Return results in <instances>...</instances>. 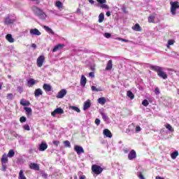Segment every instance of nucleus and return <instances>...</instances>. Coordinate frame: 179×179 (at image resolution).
<instances>
[{
	"label": "nucleus",
	"mask_w": 179,
	"mask_h": 179,
	"mask_svg": "<svg viewBox=\"0 0 179 179\" xmlns=\"http://www.w3.org/2000/svg\"><path fill=\"white\" fill-rule=\"evenodd\" d=\"M43 28L44 29V30H45V31H47V33H48L49 34H52V36H54L55 34V32H54V31H52V29L51 28H50V27H48L46 25H43Z\"/></svg>",
	"instance_id": "obj_16"
},
{
	"label": "nucleus",
	"mask_w": 179,
	"mask_h": 179,
	"mask_svg": "<svg viewBox=\"0 0 179 179\" xmlns=\"http://www.w3.org/2000/svg\"><path fill=\"white\" fill-rule=\"evenodd\" d=\"M29 87H31V86H34L36 85V80L33 78H31L27 82Z\"/></svg>",
	"instance_id": "obj_25"
},
{
	"label": "nucleus",
	"mask_w": 179,
	"mask_h": 179,
	"mask_svg": "<svg viewBox=\"0 0 179 179\" xmlns=\"http://www.w3.org/2000/svg\"><path fill=\"white\" fill-rule=\"evenodd\" d=\"M103 134L106 138H113V134H111V131L108 130V129H104L103 131Z\"/></svg>",
	"instance_id": "obj_17"
},
{
	"label": "nucleus",
	"mask_w": 179,
	"mask_h": 179,
	"mask_svg": "<svg viewBox=\"0 0 179 179\" xmlns=\"http://www.w3.org/2000/svg\"><path fill=\"white\" fill-rule=\"evenodd\" d=\"M116 40H119V41H124V43H129V41L122 38H117Z\"/></svg>",
	"instance_id": "obj_45"
},
{
	"label": "nucleus",
	"mask_w": 179,
	"mask_h": 179,
	"mask_svg": "<svg viewBox=\"0 0 179 179\" xmlns=\"http://www.w3.org/2000/svg\"><path fill=\"white\" fill-rule=\"evenodd\" d=\"M69 108L71 110H73L74 111H76V113H80V109L78 108V106H69Z\"/></svg>",
	"instance_id": "obj_36"
},
{
	"label": "nucleus",
	"mask_w": 179,
	"mask_h": 179,
	"mask_svg": "<svg viewBox=\"0 0 179 179\" xmlns=\"http://www.w3.org/2000/svg\"><path fill=\"white\" fill-rule=\"evenodd\" d=\"M2 83H0V90L2 89Z\"/></svg>",
	"instance_id": "obj_63"
},
{
	"label": "nucleus",
	"mask_w": 179,
	"mask_h": 179,
	"mask_svg": "<svg viewBox=\"0 0 179 179\" xmlns=\"http://www.w3.org/2000/svg\"><path fill=\"white\" fill-rule=\"evenodd\" d=\"M64 145L66 148H71V142L69 141H64Z\"/></svg>",
	"instance_id": "obj_41"
},
{
	"label": "nucleus",
	"mask_w": 179,
	"mask_h": 179,
	"mask_svg": "<svg viewBox=\"0 0 179 179\" xmlns=\"http://www.w3.org/2000/svg\"><path fill=\"white\" fill-rule=\"evenodd\" d=\"M106 101H107L106 100V98H104V97H101V98L98 99V103L99 104H101V106H104V104H106Z\"/></svg>",
	"instance_id": "obj_26"
},
{
	"label": "nucleus",
	"mask_w": 179,
	"mask_h": 179,
	"mask_svg": "<svg viewBox=\"0 0 179 179\" xmlns=\"http://www.w3.org/2000/svg\"><path fill=\"white\" fill-rule=\"evenodd\" d=\"M13 156H15V151L13 150H10L8 155L3 154L2 155V157L1 159L2 171H6V169H8V166H6L8 162V157L12 159Z\"/></svg>",
	"instance_id": "obj_1"
},
{
	"label": "nucleus",
	"mask_w": 179,
	"mask_h": 179,
	"mask_svg": "<svg viewBox=\"0 0 179 179\" xmlns=\"http://www.w3.org/2000/svg\"><path fill=\"white\" fill-rule=\"evenodd\" d=\"M52 117H55L57 114H64V109L62 108H56L53 112H52Z\"/></svg>",
	"instance_id": "obj_12"
},
{
	"label": "nucleus",
	"mask_w": 179,
	"mask_h": 179,
	"mask_svg": "<svg viewBox=\"0 0 179 179\" xmlns=\"http://www.w3.org/2000/svg\"><path fill=\"white\" fill-rule=\"evenodd\" d=\"M41 174L43 178H45V179L48 178V174H47L45 172L42 171H41Z\"/></svg>",
	"instance_id": "obj_42"
},
{
	"label": "nucleus",
	"mask_w": 179,
	"mask_h": 179,
	"mask_svg": "<svg viewBox=\"0 0 179 179\" xmlns=\"http://www.w3.org/2000/svg\"><path fill=\"white\" fill-rule=\"evenodd\" d=\"M87 79L86 77H85L84 75H83L81 76V79H80V85L81 86H83V87H85V86H86V83H87Z\"/></svg>",
	"instance_id": "obj_19"
},
{
	"label": "nucleus",
	"mask_w": 179,
	"mask_h": 179,
	"mask_svg": "<svg viewBox=\"0 0 179 179\" xmlns=\"http://www.w3.org/2000/svg\"><path fill=\"white\" fill-rule=\"evenodd\" d=\"M55 6L57 8H58L59 9H60V8H62V2L59 1H56Z\"/></svg>",
	"instance_id": "obj_38"
},
{
	"label": "nucleus",
	"mask_w": 179,
	"mask_h": 179,
	"mask_svg": "<svg viewBox=\"0 0 179 179\" xmlns=\"http://www.w3.org/2000/svg\"><path fill=\"white\" fill-rule=\"evenodd\" d=\"M98 3H100V5H103V3H106L107 1L106 0H96Z\"/></svg>",
	"instance_id": "obj_48"
},
{
	"label": "nucleus",
	"mask_w": 179,
	"mask_h": 179,
	"mask_svg": "<svg viewBox=\"0 0 179 179\" xmlns=\"http://www.w3.org/2000/svg\"><path fill=\"white\" fill-rule=\"evenodd\" d=\"M16 22V20L15 19H10V17L9 15H7L4 20L5 24H13Z\"/></svg>",
	"instance_id": "obj_9"
},
{
	"label": "nucleus",
	"mask_w": 179,
	"mask_h": 179,
	"mask_svg": "<svg viewBox=\"0 0 179 179\" xmlns=\"http://www.w3.org/2000/svg\"><path fill=\"white\" fill-rule=\"evenodd\" d=\"M29 168L31 169V170H36V171H38V170H40V166L38 165V164L36 163H31L29 164Z\"/></svg>",
	"instance_id": "obj_14"
},
{
	"label": "nucleus",
	"mask_w": 179,
	"mask_h": 179,
	"mask_svg": "<svg viewBox=\"0 0 179 179\" xmlns=\"http://www.w3.org/2000/svg\"><path fill=\"white\" fill-rule=\"evenodd\" d=\"M26 120H27V119H26V117H24V116H22V117L20 118V122H26Z\"/></svg>",
	"instance_id": "obj_47"
},
{
	"label": "nucleus",
	"mask_w": 179,
	"mask_h": 179,
	"mask_svg": "<svg viewBox=\"0 0 179 179\" xmlns=\"http://www.w3.org/2000/svg\"><path fill=\"white\" fill-rule=\"evenodd\" d=\"M35 97H38V96H41L43 94V90L41 89L38 88L34 92Z\"/></svg>",
	"instance_id": "obj_22"
},
{
	"label": "nucleus",
	"mask_w": 179,
	"mask_h": 179,
	"mask_svg": "<svg viewBox=\"0 0 179 179\" xmlns=\"http://www.w3.org/2000/svg\"><path fill=\"white\" fill-rule=\"evenodd\" d=\"M20 103L21 106H24V107H26L27 106H30V101H27L24 99H21Z\"/></svg>",
	"instance_id": "obj_18"
},
{
	"label": "nucleus",
	"mask_w": 179,
	"mask_h": 179,
	"mask_svg": "<svg viewBox=\"0 0 179 179\" xmlns=\"http://www.w3.org/2000/svg\"><path fill=\"white\" fill-rule=\"evenodd\" d=\"M48 148V145L45 141H42L38 146V151L39 152H44Z\"/></svg>",
	"instance_id": "obj_7"
},
{
	"label": "nucleus",
	"mask_w": 179,
	"mask_h": 179,
	"mask_svg": "<svg viewBox=\"0 0 179 179\" xmlns=\"http://www.w3.org/2000/svg\"><path fill=\"white\" fill-rule=\"evenodd\" d=\"M143 106H144V107H148L149 106V101H148V100L144 99L142 102Z\"/></svg>",
	"instance_id": "obj_43"
},
{
	"label": "nucleus",
	"mask_w": 179,
	"mask_h": 179,
	"mask_svg": "<svg viewBox=\"0 0 179 179\" xmlns=\"http://www.w3.org/2000/svg\"><path fill=\"white\" fill-rule=\"evenodd\" d=\"M64 47V45L59 44V45L55 46V48L52 50V52H56V51H58V50H61V48H62Z\"/></svg>",
	"instance_id": "obj_23"
},
{
	"label": "nucleus",
	"mask_w": 179,
	"mask_h": 179,
	"mask_svg": "<svg viewBox=\"0 0 179 179\" xmlns=\"http://www.w3.org/2000/svg\"><path fill=\"white\" fill-rule=\"evenodd\" d=\"M127 96H129L131 100H134V99H135V95H134V93L131 91H127Z\"/></svg>",
	"instance_id": "obj_30"
},
{
	"label": "nucleus",
	"mask_w": 179,
	"mask_h": 179,
	"mask_svg": "<svg viewBox=\"0 0 179 179\" xmlns=\"http://www.w3.org/2000/svg\"><path fill=\"white\" fill-rule=\"evenodd\" d=\"M7 99L8 100H12L13 99V94H8Z\"/></svg>",
	"instance_id": "obj_46"
},
{
	"label": "nucleus",
	"mask_w": 179,
	"mask_h": 179,
	"mask_svg": "<svg viewBox=\"0 0 179 179\" xmlns=\"http://www.w3.org/2000/svg\"><path fill=\"white\" fill-rule=\"evenodd\" d=\"M24 129H25V131H30V126H29V124H25L24 126Z\"/></svg>",
	"instance_id": "obj_50"
},
{
	"label": "nucleus",
	"mask_w": 179,
	"mask_h": 179,
	"mask_svg": "<svg viewBox=\"0 0 179 179\" xmlns=\"http://www.w3.org/2000/svg\"><path fill=\"white\" fill-rule=\"evenodd\" d=\"M90 106H92V103L90 102V99H88L84 103V106H83L84 111H86V110H88V108H90Z\"/></svg>",
	"instance_id": "obj_15"
},
{
	"label": "nucleus",
	"mask_w": 179,
	"mask_h": 179,
	"mask_svg": "<svg viewBox=\"0 0 179 179\" xmlns=\"http://www.w3.org/2000/svg\"><path fill=\"white\" fill-rule=\"evenodd\" d=\"M91 90L92 92H102L103 91L101 87H99L96 88V86H94V85H92L91 87Z\"/></svg>",
	"instance_id": "obj_29"
},
{
	"label": "nucleus",
	"mask_w": 179,
	"mask_h": 179,
	"mask_svg": "<svg viewBox=\"0 0 179 179\" xmlns=\"http://www.w3.org/2000/svg\"><path fill=\"white\" fill-rule=\"evenodd\" d=\"M90 3H91V5H94V0H88Z\"/></svg>",
	"instance_id": "obj_59"
},
{
	"label": "nucleus",
	"mask_w": 179,
	"mask_h": 179,
	"mask_svg": "<svg viewBox=\"0 0 179 179\" xmlns=\"http://www.w3.org/2000/svg\"><path fill=\"white\" fill-rule=\"evenodd\" d=\"M138 177L140 179H145V176L142 174V172H138Z\"/></svg>",
	"instance_id": "obj_44"
},
{
	"label": "nucleus",
	"mask_w": 179,
	"mask_h": 179,
	"mask_svg": "<svg viewBox=\"0 0 179 179\" xmlns=\"http://www.w3.org/2000/svg\"><path fill=\"white\" fill-rule=\"evenodd\" d=\"M106 16H111V12L108 11V12L106 13Z\"/></svg>",
	"instance_id": "obj_60"
},
{
	"label": "nucleus",
	"mask_w": 179,
	"mask_h": 179,
	"mask_svg": "<svg viewBox=\"0 0 179 179\" xmlns=\"http://www.w3.org/2000/svg\"><path fill=\"white\" fill-rule=\"evenodd\" d=\"M122 12H124V13H128V12H127V9L125 8V7H122Z\"/></svg>",
	"instance_id": "obj_57"
},
{
	"label": "nucleus",
	"mask_w": 179,
	"mask_h": 179,
	"mask_svg": "<svg viewBox=\"0 0 179 179\" xmlns=\"http://www.w3.org/2000/svg\"><path fill=\"white\" fill-rule=\"evenodd\" d=\"M155 15H150V17H148L149 23H155Z\"/></svg>",
	"instance_id": "obj_37"
},
{
	"label": "nucleus",
	"mask_w": 179,
	"mask_h": 179,
	"mask_svg": "<svg viewBox=\"0 0 179 179\" xmlns=\"http://www.w3.org/2000/svg\"><path fill=\"white\" fill-rule=\"evenodd\" d=\"M17 92H19V93H22L23 92V87H17Z\"/></svg>",
	"instance_id": "obj_52"
},
{
	"label": "nucleus",
	"mask_w": 179,
	"mask_h": 179,
	"mask_svg": "<svg viewBox=\"0 0 179 179\" xmlns=\"http://www.w3.org/2000/svg\"><path fill=\"white\" fill-rule=\"evenodd\" d=\"M95 124H96L97 125H100V120L99 119H96L95 120Z\"/></svg>",
	"instance_id": "obj_56"
},
{
	"label": "nucleus",
	"mask_w": 179,
	"mask_h": 179,
	"mask_svg": "<svg viewBox=\"0 0 179 179\" xmlns=\"http://www.w3.org/2000/svg\"><path fill=\"white\" fill-rule=\"evenodd\" d=\"M32 10L36 16H38L40 19L42 20H45V19L47 18V15L45 13L43 12V10L41 8H39L38 7L34 6H32Z\"/></svg>",
	"instance_id": "obj_3"
},
{
	"label": "nucleus",
	"mask_w": 179,
	"mask_h": 179,
	"mask_svg": "<svg viewBox=\"0 0 179 179\" xmlns=\"http://www.w3.org/2000/svg\"><path fill=\"white\" fill-rule=\"evenodd\" d=\"M166 129L169 130L171 132H174V129H173V127H171L170 124L166 125Z\"/></svg>",
	"instance_id": "obj_40"
},
{
	"label": "nucleus",
	"mask_w": 179,
	"mask_h": 179,
	"mask_svg": "<svg viewBox=\"0 0 179 179\" xmlns=\"http://www.w3.org/2000/svg\"><path fill=\"white\" fill-rule=\"evenodd\" d=\"M141 127H139V126H137L136 127V132H141Z\"/></svg>",
	"instance_id": "obj_54"
},
{
	"label": "nucleus",
	"mask_w": 179,
	"mask_h": 179,
	"mask_svg": "<svg viewBox=\"0 0 179 179\" xmlns=\"http://www.w3.org/2000/svg\"><path fill=\"white\" fill-rule=\"evenodd\" d=\"M6 38V40H8V41L9 43H14L15 42V39H13V38L12 37V34H7Z\"/></svg>",
	"instance_id": "obj_24"
},
{
	"label": "nucleus",
	"mask_w": 179,
	"mask_h": 179,
	"mask_svg": "<svg viewBox=\"0 0 179 179\" xmlns=\"http://www.w3.org/2000/svg\"><path fill=\"white\" fill-rule=\"evenodd\" d=\"M89 76L90 77V78H94V72H90V73H89Z\"/></svg>",
	"instance_id": "obj_53"
},
{
	"label": "nucleus",
	"mask_w": 179,
	"mask_h": 179,
	"mask_svg": "<svg viewBox=\"0 0 179 179\" xmlns=\"http://www.w3.org/2000/svg\"><path fill=\"white\" fill-rule=\"evenodd\" d=\"M150 69L157 73L158 76L162 79H167V74L163 71V68L158 66H150Z\"/></svg>",
	"instance_id": "obj_2"
},
{
	"label": "nucleus",
	"mask_w": 179,
	"mask_h": 179,
	"mask_svg": "<svg viewBox=\"0 0 179 179\" xmlns=\"http://www.w3.org/2000/svg\"><path fill=\"white\" fill-rule=\"evenodd\" d=\"M24 110H25L26 113H27V115H31V108H29V107H25L24 108Z\"/></svg>",
	"instance_id": "obj_32"
},
{
	"label": "nucleus",
	"mask_w": 179,
	"mask_h": 179,
	"mask_svg": "<svg viewBox=\"0 0 179 179\" xmlns=\"http://www.w3.org/2000/svg\"><path fill=\"white\" fill-rule=\"evenodd\" d=\"M178 156V151H175L171 153V157L173 159V160H176L177 159V157Z\"/></svg>",
	"instance_id": "obj_31"
},
{
	"label": "nucleus",
	"mask_w": 179,
	"mask_h": 179,
	"mask_svg": "<svg viewBox=\"0 0 179 179\" xmlns=\"http://www.w3.org/2000/svg\"><path fill=\"white\" fill-rule=\"evenodd\" d=\"M53 145H55V146H58V145H59V141H53Z\"/></svg>",
	"instance_id": "obj_55"
},
{
	"label": "nucleus",
	"mask_w": 179,
	"mask_h": 179,
	"mask_svg": "<svg viewBox=\"0 0 179 179\" xmlns=\"http://www.w3.org/2000/svg\"><path fill=\"white\" fill-rule=\"evenodd\" d=\"M177 9H179L178 1H171V13L172 15H176Z\"/></svg>",
	"instance_id": "obj_4"
},
{
	"label": "nucleus",
	"mask_w": 179,
	"mask_h": 179,
	"mask_svg": "<svg viewBox=\"0 0 179 179\" xmlns=\"http://www.w3.org/2000/svg\"><path fill=\"white\" fill-rule=\"evenodd\" d=\"M29 33L31 36H41V32L37 29H30Z\"/></svg>",
	"instance_id": "obj_13"
},
{
	"label": "nucleus",
	"mask_w": 179,
	"mask_h": 179,
	"mask_svg": "<svg viewBox=\"0 0 179 179\" xmlns=\"http://www.w3.org/2000/svg\"><path fill=\"white\" fill-rule=\"evenodd\" d=\"M85 178H86V177L85 176H83L80 177V179H85Z\"/></svg>",
	"instance_id": "obj_62"
},
{
	"label": "nucleus",
	"mask_w": 179,
	"mask_h": 179,
	"mask_svg": "<svg viewBox=\"0 0 179 179\" xmlns=\"http://www.w3.org/2000/svg\"><path fill=\"white\" fill-rule=\"evenodd\" d=\"M104 36L106 38H110V37H111V34L106 32L105 33Z\"/></svg>",
	"instance_id": "obj_51"
},
{
	"label": "nucleus",
	"mask_w": 179,
	"mask_h": 179,
	"mask_svg": "<svg viewBox=\"0 0 179 179\" xmlns=\"http://www.w3.org/2000/svg\"><path fill=\"white\" fill-rule=\"evenodd\" d=\"M132 29L135 31H141L142 29H141V26L139 24H136L134 27H132Z\"/></svg>",
	"instance_id": "obj_27"
},
{
	"label": "nucleus",
	"mask_w": 179,
	"mask_h": 179,
	"mask_svg": "<svg viewBox=\"0 0 179 179\" xmlns=\"http://www.w3.org/2000/svg\"><path fill=\"white\" fill-rule=\"evenodd\" d=\"M92 170L93 173L99 175V174L101 173V172L103 171V168H101L99 165H92Z\"/></svg>",
	"instance_id": "obj_5"
},
{
	"label": "nucleus",
	"mask_w": 179,
	"mask_h": 179,
	"mask_svg": "<svg viewBox=\"0 0 179 179\" xmlns=\"http://www.w3.org/2000/svg\"><path fill=\"white\" fill-rule=\"evenodd\" d=\"M74 150L76 152L77 155H81V153H85V150H83V147L80 145H75Z\"/></svg>",
	"instance_id": "obj_10"
},
{
	"label": "nucleus",
	"mask_w": 179,
	"mask_h": 179,
	"mask_svg": "<svg viewBox=\"0 0 179 179\" xmlns=\"http://www.w3.org/2000/svg\"><path fill=\"white\" fill-rule=\"evenodd\" d=\"M113 69V60H109L107 63L106 71H111Z\"/></svg>",
	"instance_id": "obj_20"
},
{
	"label": "nucleus",
	"mask_w": 179,
	"mask_h": 179,
	"mask_svg": "<svg viewBox=\"0 0 179 179\" xmlns=\"http://www.w3.org/2000/svg\"><path fill=\"white\" fill-rule=\"evenodd\" d=\"M18 179H27L24 176V173L23 172V170L20 171Z\"/></svg>",
	"instance_id": "obj_28"
},
{
	"label": "nucleus",
	"mask_w": 179,
	"mask_h": 179,
	"mask_svg": "<svg viewBox=\"0 0 179 179\" xmlns=\"http://www.w3.org/2000/svg\"><path fill=\"white\" fill-rule=\"evenodd\" d=\"M103 20H104V13H101L99 15V22L103 23Z\"/></svg>",
	"instance_id": "obj_33"
},
{
	"label": "nucleus",
	"mask_w": 179,
	"mask_h": 179,
	"mask_svg": "<svg viewBox=\"0 0 179 179\" xmlns=\"http://www.w3.org/2000/svg\"><path fill=\"white\" fill-rule=\"evenodd\" d=\"M43 88L46 92H51L52 90V87L48 84H44Z\"/></svg>",
	"instance_id": "obj_21"
},
{
	"label": "nucleus",
	"mask_w": 179,
	"mask_h": 179,
	"mask_svg": "<svg viewBox=\"0 0 179 179\" xmlns=\"http://www.w3.org/2000/svg\"><path fill=\"white\" fill-rule=\"evenodd\" d=\"M31 47L32 48H34V49L37 48V45L35 43H32Z\"/></svg>",
	"instance_id": "obj_58"
},
{
	"label": "nucleus",
	"mask_w": 179,
	"mask_h": 179,
	"mask_svg": "<svg viewBox=\"0 0 179 179\" xmlns=\"http://www.w3.org/2000/svg\"><path fill=\"white\" fill-rule=\"evenodd\" d=\"M44 61H45V57L44 55L39 56L36 60L37 66H38V68H41V66H43L44 64Z\"/></svg>",
	"instance_id": "obj_6"
},
{
	"label": "nucleus",
	"mask_w": 179,
	"mask_h": 179,
	"mask_svg": "<svg viewBox=\"0 0 179 179\" xmlns=\"http://www.w3.org/2000/svg\"><path fill=\"white\" fill-rule=\"evenodd\" d=\"M77 12H78V13H80V8H78Z\"/></svg>",
	"instance_id": "obj_64"
},
{
	"label": "nucleus",
	"mask_w": 179,
	"mask_h": 179,
	"mask_svg": "<svg viewBox=\"0 0 179 179\" xmlns=\"http://www.w3.org/2000/svg\"><path fill=\"white\" fill-rule=\"evenodd\" d=\"M67 91L65 89H62L60 90L58 94H57L56 97L57 99H64L65 96H66Z\"/></svg>",
	"instance_id": "obj_8"
},
{
	"label": "nucleus",
	"mask_w": 179,
	"mask_h": 179,
	"mask_svg": "<svg viewBox=\"0 0 179 179\" xmlns=\"http://www.w3.org/2000/svg\"><path fill=\"white\" fill-rule=\"evenodd\" d=\"M99 8H101V9H106V10H108V9H110V7L108 6V5L106 3L99 5Z\"/></svg>",
	"instance_id": "obj_34"
},
{
	"label": "nucleus",
	"mask_w": 179,
	"mask_h": 179,
	"mask_svg": "<svg viewBox=\"0 0 179 179\" xmlns=\"http://www.w3.org/2000/svg\"><path fill=\"white\" fill-rule=\"evenodd\" d=\"M175 43H176L175 40H169L168 43L166 45L167 48H170V45H174Z\"/></svg>",
	"instance_id": "obj_35"
},
{
	"label": "nucleus",
	"mask_w": 179,
	"mask_h": 179,
	"mask_svg": "<svg viewBox=\"0 0 179 179\" xmlns=\"http://www.w3.org/2000/svg\"><path fill=\"white\" fill-rule=\"evenodd\" d=\"M101 115L104 121H108V116H107V115L106 113H101Z\"/></svg>",
	"instance_id": "obj_39"
},
{
	"label": "nucleus",
	"mask_w": 179,
	"mask_h": 179,
	"mask_svg": "<svg viewBox=\"0 0 179 179\" xmlns=\"http://www.w3.org/2000/svg\"><path fill=\"white\" fill-rule=\"evenodd\" d=\"M155 179H164V178H162L160 176H156Z\"/></svg>",
	"instance_id": "obj_61"
},
{
	"label": "nucleus",
	"mask_w": 179,
	"mask_h": 179,
	"mask_svg": "<svg viewBox=\"0 0 179 179\" xmlns=\"http://www.w3.org/2000/svg\"><path fill=\"white\" fill-rule=\"evenodd\" d=\"M155 94H157V96H159V94H160V90H159V87L155 88Z\"/></svg>",
	"instance_id": "obj_49"
},
{
	"label": "nucleus",
	"mask_w": 179,
	"mask_h": 179,
	"mask_svg": "<svg viewBox=\"0 0 179 179\" xmlns=\"http://www.w3.org/2000/svg\"><path fill=\"white\" fill-rule=\"evenodd\" d=\"M129 160H134V159H136V152L134 150H131L128 155Z\"/></svg>",
	"instance_id": "obj_11"
}]
</instances>
